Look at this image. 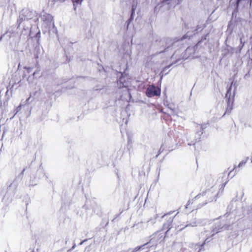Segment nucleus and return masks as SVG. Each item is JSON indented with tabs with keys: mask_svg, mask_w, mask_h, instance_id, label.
Masks as SVG:
<instances>
[{
	"mask_svg": "<svg viewBox=\"0 0 252 252\" xmlns=\"http://www.w3.org/2000/svg\"><path fill=\"white\" fill-rule=\"evenodd\" d=\"M252 1V0H237V3L243 5H251Z\"/></svg>",
	"mask_w": 252,
	"mask_h": 252,
	"instance_id": "3",
	"label": "nucleus"
},
{
	"mask_svg": "<svg viewBox=\"0 0 252 252\" xmlns=\"http://www.w3.org/2000/svg\"><path fill=\"white\" fill-rule=\"evenodd\" d=\"M160 89L154 86H150L147 90L146 95L148 97H152L155 95H159Z\"/></svg>",
	"mask_w": 252,
	"mask_h": 252,
	"instance_id": "1",
	"label": "nucleus"
},
{
	"mask_svg": "<svg viewBox=\"0 0 252 252\" xmlns=\"http://www.w3.org/2000/svg\"><path fill=\"white\" fill-rule=\"evenodd\" d=\"M141 248V247H136V248L134 249V252H136V251H138L139 250H140V249Z\"/></svg>",
	"mask_w": 252,
	"mask_h": 252,
	"instance_id": "4",
	"label": "nucleus"
},
{
	"mask_svg": "<svg viewBox=\"0 0 252 252\" xmlns=\"http://www.w3.org/2000/svg\"><path fill=\"white\" fill-rule=\"evenodd\" d=\"M129 80V77L126 74H122V76L120 79V82L123 84V87H126L127 86V84L126 83V81H127Z\"/></svg>",
	"mask_w": 252,
	"mask_h": 252,
	"instance_id": "2",
	"label": "nucleus"
}]
</instances>
